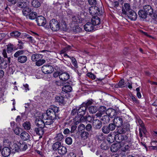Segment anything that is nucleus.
I'll return each instance as SVG.
<instances>
[{
	"mask_svg": "<svg viewBox=\"0 0 157 157\" xmlns=\"http://www.w3.org/2000/svg\"><path fill=\"white\" fill-rule=\"evenodd\" d=\"M59 108L56 106L51 107L47 110L46 112V117L48 116V118L55 119L58 117L57 113L59 112Z\"/></svg>",
	"mask_w": 157,
	"mask_h": 157,
	"instance_id": "obj_2",
	"label": "nucleus"
},
{
	"mask_svg": "<svg viewBox=\"0 0 157 157\" xmlns=\"http://www.w3.org/2000/svg\"><path fill=\"white\" fill-rule=\"evenodd\" d=\"M21 34L20 32L17 31H13L10 33V35L11 36L14 38H17Z\"/></svg>",
	"mask_w": 157,
	"mask_h": 157,
	"instance_id": "obj_45",
	"label": "nucleus"
},
{
	"mask_svg": "<svg viewBox=\"0 0 157 157\" xmlns=\"http://www.w3.org/2000/svg\"><path fill=\"white\" fill-rule=\"evenodd\" d=\"M102 113L98 111V112L96 114L93 116V119L95 118H100L101 117L102 115H103Z\"/></svg>",
	"mask_w": 157,
	"mask_h": 157,
	"instance_id": "obj_62",
	"label": "nucleus"
},
{
	"mask_svg": "<svg viewBox=\"0 0 157 157\" xmlns=\"http://www.w3.org/2000/svg\"><path fill=\"white\" fill-rule=\"evenodd\" d=\"M78 23H80V18L78 16H73L72 17V24L74 26H76Z\"/></svg>",
	"mask_w": 157,
	"mask_h": 157,
	"instance_id": "obj_24",
	"label": "nucleus"
},
{
	"mask_svg": "<svg viewBox=\"0 0 157 157\" xmlns=\"http://www.w3.org/2000/svg\"><path fill=\"white\" fill-rule=\"evenodd\" d=\"M91 22L95 28V30L100 28L101 23V19L97 16H94L91 19Z\"/></svg>",
	"mask_w": 157,
	"mask_h": 157,
	"instance_id": "obj_9",
	"label": "nucleus"
},
{
	"mask_svg": "<svg viewBox=\"0 0 157 157\" xmlns=\"http://www.w3.org/2000/svg\"><path fill=\"white\" fill-rule=\"evenodd\" d=\"M116 113V110L112 108L108 109L106 111V114L111 118H112L115 116Z\"/></svg>",
	"mask_w": 157,
	"mask_h": 157,
	"instance_id": "obj_18",
	"label": "nucleus"
},
{
	"mask_svg": "<svg viewBox=\"0 0 157 157\" xmlns=\"http://www.w3.org/2000/svg\"><path fill=\"white\" fill-rule=\"evenodd\" d=\"M6 46V51L8 53H10L12 52L14 49H16L15 48L14 45L11 43L8 44Z\"/></svg>",
	"mask_w": 157,
	"mask_h": 157,
	"instance_id": "obj_31",
	"label": "nucleus"
},
{
	"mask_svg": "<svg viewBox=\"0 0 157 157\" xmlns=\"http://www.w3.org/2000/svg\"><path fill=\"white\" fill-rule=\"evenodd\" d=\"M144 10L149 15H151L153 13V9L150 5H147L144 6Z\"/></svg>",
	"mask_w": 157,
	"mask_h": 157,
	"instance_id": "obj_17",
	"label": "nucleus"
},
{
	"mask_svg": "<svg viewBox=\"0 0 157 157\" xmlns=\"http://www.w3.org/2000/svg\"><path fill=\"white\" fill-rule=\"evenodd\" d=\"M84 30L88 32H91L94 30L95 29V28L94 27L91 22H87L84 26Z\"/></svg>",
	"mask_w": 157,
	"mask_h": 157,
	"instance_id": "obj_14",
	"label": "nucleus"
},
{
	"mask_svg": "<svg viewBox=\"0 0 157 157\" xmlns=\"http://www.w3.org/2000/svg\"><path fill=\"white\" fill-rule=\"evenodd\" d=\"M130 97L132 99V100H133V101L136 104H139V101L138 100H137L135 97L132 94H131L130 95Z\"/></svg>",
	"mask_w": 157,
	"mask_h": 157,
	"instance_id": "obj_63",
	"label": "nucleus"
},
{
	"mask_svg": "<svg viewBox=\"0 0 157 157\" xmlns=\"http://www.w3.org/2000/svg\"><path fill=\"white\" fill-rule=\"evenodd\" d=\"M124 6L125 9L124 8L122 9V13L126 15L127 13L131 10L130 6L129 4L128 3H124Z\"/></svg>",
	"mask_w": 157,
	"mask_h": 157,
	"instance_id": "obj_26",
	"label": "nucleus"
},
{
	"mask_svg": "<svg viewBox=\"0 0 157 157\" xmlns=\"http://www.w3.org/2000/svg\"><path fill=\"white\" fill-rule=\"evenodd\" d=\"M130 129V124L128 123H125L122 127H120L117 128V132L118 133H125L129 132Z\"/></svg>",
	"mask_w": 157,
	"mask_h": 157,
	"instance_id": "obj_8",
	"label": "nucleus"
},
{
	"mask_svg": "<svg viewBox=\"0 0 157 157\" xmlns=\"http://www.w3.org/2000/svg\"><path fill=\"white\" fill-rule=\"evenodd\" d=\"M61 146V143L60 142L57 141L54 144L52 145V150L54 151L58 150L59 148Z\"/></svg>",
	"mask_w": 157,
	"mask_h": 157,
	"instance_id": "obj_30",
	"label": "nucleus"
},
{
	"mask_svg": "<svg viewBox=\"0 0 157 157\" xmlns=\"http://www.w3.org/2000/svg\"><path fill=\"white\" fill-rule=\"evenodd\" d=\"M125 85L124 80L122 79L118 83L115 85V87L116 88L122 87L124 86Z\"/></svg>",
	"mask_w": 157,
	"mask_h": 157,
	"instance_id": "obj_43",
	"label": "nucleus"
},
{
	"mask_svg": "<svg viewBox=\"0 0 157 157\" xmlns=\"http://www.w3.org/2000/svg\"><path fill=\"white\" fill-rule=\"evenodd\" d=\"M65 142L68 145H71L72 144V140L71 137H67L65 139Z\"/></svg>",
	"mask_w": 157,
	"mask_h": 157,
	"instance_id": "obj_57",
	"label": "nucleus"
},
{
	"mask_svg": "<svg viewBox=\"0 0 157 157\" xmlns=\"http://www.w3.org/2000/svg\"><path fill=\"white\" fill-rule=\"evenodd\" d=\"M20 137L23 140H27L29 139L30 135L26 132H23L21 133Z\"/></svg>",
	"mask_w": 157,
	"mask_h": 157,
	"instance_id": "obj_28",
	"label": "nucleus"
},
{
	"mask_svg": "<svg viewBox=\"0 0 157 157\" xmlns=\"http://www.w3.org/2000/svg\"><path fill=\"white\" fill-rule=\"evenodd\" d=\"M45 62V61L44 59H40L36 61V64L37 66H40L42 65Z\"/></svg>",
	"mask_w": 157,
	"mask_h": 157,
	"instance_id": "obj_52",
	"label": "nucleus"
},
{
	"mask_svg": "<svg viewBox=\"0 0 157 157\" xmlns=\"http://www.w3.org/2000/svg\"><path fill=\"white\" fill-rule=\"evenodd\" d=\"M101 120L103 121L104 123L107 124L109 122L110 118L107 115H104L101 118Z\"/></svg>",
	"mask_w": 157,
	"mask_h": 157,
	"instance_id": "obj_42",
	"label": "nucleus"
},
{
	"mask_svg": "<svg viewBox=\"0 0 157 157\" xmlns=\"http://www.w3.org/2000/svg\"><path fill=\"white\" fill-rule=\"evenodd\" d=\"M72 47L70 45H67L63 48L60 52V54H62L65 52H67L71 49Z\"/></svg>",
	"mask_w": 157,
	"mask_h": 157,
	"instance_id": "obj_37",
	"label": "nucleus"
},
{
	"mask_svg": "<svg viewBox=\"0 0 157 157\" xmlns=\"http://www.w3.org/2000/svg\"><path fill=\"white\" fill-rule=\"evenodd\" d=\"M31 4L33 7L38 8L40 6V2L37 0H33L31 2Z\"/></svg>",
	"mask_w": 157,
	"mask_h": 157,
	"instance_id": "obj_38",
	"label": "nucleus"
},
{
	"mask_svg": "<svg viewBox=\"0 0 157 157\" xmlns=\"http://www.w3.org/2000/svg\"><path fill=\"white\" fill-rule=\"evenodd\" d=\"M70 58L71 60V62L73 65L76 68L78 67L77 62L75 59L73 57H71Z\"/></svg>",
	"mask_w": 157,
	"mask_h": 157,
	"instance_id": "obj_51",
	"label": "nucleus"
},
{
	"mask_svg": "<svg viewBox=\"0 0 157 157\" xmlns=\"http://www.w3.org/2000/svg\"><path fill=\"white\" fill-rule=\"evenodd\" d=\"M85 129L87 131V132H90L92 131V126L91 124H88L86 126H85Z\"/></svg>",
	"mask_w": 157,
	"mask_h": 157,
	"instance_id": "obj_56",
	"label": "nucleus"
},
{
	"mask_svg": "<svg viewBox=\"0 0 157 157\" xmlns=\"http://www.w3.org/2000/svg\"><path fill=\"white\" fill-rule=\"evenodd\" d=\"M11 152V151L9 148L5 147L2 149V154L3 156L6 157L10 155Z\"/></svg>",
	"mask_w": 157,
	"mask_h": 157,
	"instance_id": "obj_19",
	"label": "nucleus"
},
{
	"mask_svg": "<svg viewBox=\"0 0 157 157\" xmlns=\"http://www.w3.org/2000/svg\"><path fill=\"white\" fill-rule=\"evenodd\" d=\"M36 21L37 25L39 26H46L45 25L46 23V19L45 17L42 16L38 17L36 19Z\"/></svg>",
	"mask_w": 157,
	"mask_h": 157,
	"instance_id": "obj_11",
	"label": "nucleus"
},
{
	"mask_svg": "<svg viewBox=\"0 0 157 157\" xmlns=\"http://www.w3.org/2000/svg\"><path fill=\"white\" fill-rule=\"evenodd\" d=\"M93 126L95 129H99L102 126L101 121L97 119H93Z\"/></svg>",
	"mask_w": 157,
	"mask_h": 157,
	"instance_id": "obj_13",
	"label": "nucleus"
},
{
	"mask_svg": "<svg viewBox=\"0 0 157 157\" xmlns=\"http://www.w3.org/2000/svg\"><path fill=\"white\" fill-rule=\"evenodd\" d=\"M67 151L66 148L62 145H61L58 150V153L60 155H64Z\"/></svg>",
	"mask_w": 157,
	"mask_h": 157,
	"instance_id": "obj_27",
	"label": "nucleus"
},
{
	"mask_svg": "<svg viewBox=\"0 0 157 157\" xmlns=\"http://www.w3.org/2000/svg\"><path fill=\"white\" fill-rule=\"evenodd\" d=\"M75 123L76 124H77L78 123L80 122H82V120H83V117L82 116H80L79 117L78 116H76L74 119Z\"/></svg>",
	"mask_w": 157,
	"mask_h": 157,
	"instance_id": "obj_39",
	"label": "nucleus"
},
{
	"mask_svg": "<svg viewBox=\"0 0 157 157\" xmlns=\"http://www.w3.org/2000/svg\"><path fill=\"white\" fill-rule=\"evenodd\" d=\"M31 12L30 9L28 6H25L22 12L24 15L27 16L30 12Z\"/></svg>",
	"mask_w": 157,
	"mask_h": 157,
	"instance_id": "obj_41",
	"label": "nucleus"
},
{
	"mask_svg": "<svg viewBox=\"0 0 157 157\" xmlns=\"http://www.w3.org/2000/svg\"><path fill=\"white\" fill-rule=\"evenodd\" d=\"M7 67V64L6 62L3 59L1 60L0 61V67L1 69H5Z\"/></svg>",
	"mask_w": 157,
	"mask_h": 157,
	"instance_id": "obj_44",
	"label": "nucleus"
},
{
	"mask_svg": "<svg viewBox=\"0 0 157 157\" xmlns=\"http://www.w3.org/2000/svg\"><path fill=\"white\" fill-rule=\"evenodd\" d=\"M107 140L109 143H113L115 140V135L109 134L107 137Z\"/></svg>",
	"mask_w": 157,
	"mask_h": 157,
	"instance_id": "obj_34",
	"label": "nucleus"
},
{
	"mask_svg": "<svg viewBox=\"0 0 157 157\" xmlns=\"http://www.w3.org/2000/svg\"><path fill=\"white\" fill-rule=\"evenodd\" d=\"M90 134L89 132L84 130L81 132L80 136L82 140H86L90 137Z\"/></svg>",
	"mask_w": 157,
	"mask_h": 157,
	"instance_id": "obj_22",
	"label": "nucleus"
},
{
	"mask_svg": "<svg viewBox=\"0 0 157 157\" xmlns=\"http://www.w3.org/2000/svg\"><path fill=\"white\" fill-rule=\"evenodd\" d=\"M56 101L58 102L59 105L64 104L65 103L64 97L61 95H58L55 97Z\"/></svg>",
	"mask_w": 157,
	"mask_h": 157,
	"instance_id": "obj_21",
	"label": "nucleus"
},
{
	"mask_svg": "<svg viewBox=\"0 0 157 157\" xmlns=\"http://www.w3.org/2000/svg\"><path fill=\"white\" fill-rule=\"evenodd\" d=\"M83 119L82 121L83 122H90L92 120V117L90 116H85L84 117H83Z\"/></svg>",
	"mask_w": 157,
	"mask_h": 157,
	"instance_id": "obj_50",
	"label": "nucleus"
},
{
	"mask_svg": "<svg viewBox=\"0 0 157 157\" xmlns=\"http://www.w3.org/2000/svg\"><path fill=\"white\" fill-rule=\"evenodd\" d=\"M19 44L17 45V48L18 49H22L23 48V43L21 41H18Z\"/></svg>",
	"mask_w": 157,
	"mask_h": 157,
	"instance_id": "obj_60",
	"label": "nucleus"
},
{
	"mask_svg": "<svg viewBox=\"0 0 157 157\" xmlns=\"http://www.w3.org/2000/svg\"><path fill=\"white\" fill-rule=\"evenodd\" d=\"M88 110L90 113H95L98 110V108L95 106H91L88 108Z\"/></svg>",
	"mask_w": 157,
	"mask_h": 157,
	"instance_id": "obj_36",
	"label": "nucleus"
},
{
	"mask_svg": "<svg viewBox=\"0 0 157 157\" xmlns=\"http://www.w3.org/2000/svg\"><path fill=\"white\" fill-rule=\"evenodd\" d=\"M43 72L45 74H49L52 73L54 71L53 67L49 65H44L41 69Z\"/></svg>",
	"mask_w": 157,
	"mask_h": 157,
	"instance_id": "obj_10",
	"label": "nucleus"
},
{
	"mask_svg": "<svg viewBox=\"0 0 157 157\" xmlns=\"http://www.w3.org/2000/svg\"><path fill=\"white\" fill-rule=\"evenodd\" d=\"M101 148L103 150H107L109 147V145L107 144L105 142H103L101 145Z\"/></svg>",
	"mask_w": 157,
	"mask_h": 157,
	"instance_id": "obj_49",
	"label": "nucleus"
},
{
	"mask_svg": "<svg viewBox=\"0 0 157 157\" xmlns=\"http://www.w3.org/2000/svg\"><path fill=\"white\" fill-rule=\"evenodd\" d=\"M63 138V136L61 132L57 133L54 137V139L55 140L59 142L61 141Z\"/></svg>",
	"mask_w": 157,
	"mask_h": 157,
	"instance_id": "obj_32",
	"label": "nucleus"
},
{
	"mask_svg": "<svg viewBox=\"0 0 157 157\" xmlns=\"http://www.w3.org/2000/svg\"><path fill=\"white\" fill-rule=\"evenodd\" d=\"M2 54L4 58H7L8 62L10 63V56H7L6 49H4L3 50Z\"/></svg>",
	"mask_w": 157,
	"mask_h": 157,
	"instance_id": "obj_54",
	"label": "nucleus"
},
{
	"mask_svg": "<svg viewBox=\"0 0 157 157\" xmlns=\"http://www.w3.org/2000/svg\"><path fill=\"white\" fill-rule=\"evenodd\" d=\"M122 133H118L115 135V140L118 143H122L124 144L131 142L130 139L128 138L126 135H122Z\"/></svg>",
	"mask_w": 157,
	"mask_h": 157,
	"instance_id": "obj_3",
	"label": "nucleus"
},
{
	"mask_svg": "<svg viewBox=\"0 0 157 157\" xmlns=\"http://www.w3.org/2000/svg\"><path fill=\"white\" fill-rule=\"evenodd\" d=\"M46 29L50 28L51 30L53 31H57L60 29L59 24L58 21L55 19H53L50 21L49 25L44 26Z\"/></svg>",
	"mask_w": 157,
	"mask_h": 157,
	"instance_id": "obj_5",
	"label": "nucleus"
},
{
	"mask_svg": "<svg viewBox=\"0 0 157 157\" xmlns=\"http://www.w3.org/2000/svg\"><path fill=\"white\" fill-rule=\"evenodd\" d=\"M86 106L84 105H82V104L78 110L77 114L78 115L83 117V116L86 113Z\"/></svg>",
	"mask_w": 157,
	"mask_h": 157,
	"instance_id": "obj_16",
	"label": "nucleus"
},
{
	"mask_svg": "<svg viewBox=\"0 0 157 157\" xmlns=\"http://www.w3.org/2000/svg\"><path fill=\"white\" fill-rule=\"evenodd\" d=\"M102 132L105 134L108 133L110 131L108 126H104L102 128Z\"/></svg>",
	"mask_w": 157,
	"mask_h": 157,
	"instance_id": "obj_47",
	"label": "nucleus"
},
{
	"mask_svg": "<svg viewBox=\"0 0 157 157\" xmlns=\"http://www.w3.org/2000/svg\"><path fill=\"white\" fill-rule=\"evenodd\" d=\"M27 3L26 2L23 1L18 2L17 6L19 7L24 8L27 6Z\"/></svg>",
	"mask_w": 157,
	"mask_h": 157,
	"instance_id": "obj_46",
	"label": "nucleus"
},
{
	"mask_svg": "<svg viewBox=\"0 0 157 157\" xmlns=\"http://www.w3.org/2000/svg\"><path fill=\"white\" fill-rule=\"evenodd\" d=\"M37 16V14L35 12H33L29 14V17L30 19H34Z\"/></svg>",
	"mask_w": 157,
	"mask_h": 157,
	"instance_id": "obj_48",
	"label": "nucleus"
},
{
	"mask_svg": "<svg viewBox=\"0 0 157 157\" xmlns=\"http://www.w3.org/2000/svg\"><path fill=\"white\" fill-rule=\"evenodd\" d=\"M46 117V113H43L41 117V118L44 120L45 127L49 128H52L53 127V124L54 121L53 120L54 119L50 118L48 119V117Z\"/></svg>",
	"mask_w": 157,
	"mask_h": 157,
	"instance_id": "obj_6",
	"label": "nucleus"
},
{
	"mask_svg": "<svg viewBox=\"0 0 157 157\" xmlns=\"http://www.w3.org/2000/svg\"><path fill=\"white\" fill-rule=\"evenodd\" d=\"M62 89L63 92L67 93L71 92L72 88L70 85H64Z\"/></svg>",
	"mask_w": 157,
	"mask_h": 157,
	"instance_id": "obj_25",
	"label": "nucleus"
},
{
	"mask_svg": "<svg viewBox=\"0 0 157 157\" xmlns=\"http://www.w3.org/2000/svg\"><path fill=\"white\" fill-rule=\"evenodd\" d=\"M98 110L99 112L102 113L103 114H104L105 112H106V108L105 106H100Z\"/></svg>",
	"mask_w": 157,
	"mask_h": 157,
	"instance_id": "obj_53",
	"label": "nucleus"
},
{
	"mask_svg": "<svg viewBox=\"0 0 157 157\" xmlns=\"http://www.w3.org/2000/svg\"><path fill=\"white\" fill-rule=\"evenodd\" d=\"M43 58V56L40 54H35L32 55L31 56L32 60L34 62H35L40 60Z\"/></svg>",
	"mask_w": 157,
	"mask_h": 157,
	"instance_id": "obj_23",
	"label": "nucleus"
},
{
	"mask_svg": "<svg viewBox=\"0 0 157 157\" xmlns=\"http://www.w3.org/2000/svg\"><path fill=\"white\" fill-rule=\"evenodd\" d=\"M36 124L38 128H36L33 129V131L36 134L40 136L39 138H41L44 134V131L43 128L45 127L44 120H41L36 119Z\"/></svg>",
	"mask_w": 157,
	"mask_h": 157,
	"instance_id": "obj_1",
	"label": "nucleus"
},
{
	"mask_svg": "<svg viewBox=\"0 0 157 157\" xmlns=\"http://www.w3.org/2000/svg\"><path fill=\"white\" fill-rule=\"evenodd\" d=\"M128 18L132 20L135 21L137 18L136 13L133 10H131L127 13Z\"/></svg>",
	"mask_w": 157,
	"mask_h": 157,
	"instance_id": "obj_15",
	"label": "nucleus"
},
{
	"mask_svg": "<svg viewBox=\"0 0 157 157\" xmlns=\"http://www.w3.org/2000/svg\"><path fill=\"white\" fill-rule=\"evenodd\" d=\"M10 148V149L11 152L12 153H15V146H14V143H11L9 146Z\"/></svg>",
	"mask_w": 157,
	"mask_h": 157,
	"instance_id": "obj_58",
	"label": "nucleus"
},
{
	"mask_svg": "<svg viewBox=\"0 0 157 157\" xmlns=\"http://www.w3.org/2000/svg\"><path fill=\"white\" fill-rule=\"evenodd\" d=\"M85 129V125L82 124H80L78 127V129L79 131H82Z\"/></svg>",
	"mask_w": 157,
	"mask_h": 157,
	"instance_id": "obj_61",
	"label": "nucleus"
},
{
	"mask_svg": "<svg viewBox=\"0 0 157 157\" xmlns=\"http://www.w3.org/2000/svg\"><path fill=\"white\" fill-rule=\"evenodd\" d=\"M113 123L116 125L117 127L121 126L123 123V118L122 117L117 116L114 117L113 120Z\"/></svg>",
	"mask_w": 157,
	"mask_h": 157,
	"instance_id": "obj_12",
	"label": "nucleus"
},
{
	"mask_svg": "<svg viewBox=\"0 0 157 157\" xmlns=\"http://www.w3.org/2000/svg\"><path fill=\"white\" fill-rule=\"evenodd\" d=\"M23 126L25 130H29L31 128V124L29 121H26L23 124Z\"/></svg>",
	"mask_w": 157,
	"mask_h": 157,
	"instance_id": "obj_40",
	"label": "nucleus"
},
{
	"mask_svg": "<svg viewBox=\"0 0 157 157\" xmlns=\"http://www.w3.org/2000/svg\"><path fill=\"white\" fill-rule=\"evenodd\" d=\"M138 15L140 17L145 19L147 17L148 14L144 10H140L138 12Z\"/></svg>",
	"mask_w": 157,
	"mask_h": 157,
	"instance_id": "obj_33",
	"label": "nucleus"
},
{
	"mask_svg": "<svg viewBox=\"0 0 157 157\" xmlns=\"http://www.w3.org/2000/svg\"><path fill=\"white\" fill-rule=\"evenodd\" d=\"M93 103V101L92 100H88L87 101H86L85 102H83L82 103V105H84V106H86V108H87V107L90 105L92 104Z\"/></svg>",
	"mask_w": 157,
	"mask_h": 157,
	"instance_id": "obj_55",
	"label": "nucleus"
},
{
	"mask_svg": "<svg viewBox=\"0 0 157 157\" xmlns=\"http://www.w3.org/2000/svg\"><path fill=\"white\" fill-rule=\"evenodd\" d=\"M19 151H23L25 150L27 148V146L25 142L22 141L19 143Z\"/></svg>",
	"mask_w": 157,
	"mask_h": 157,
	"instance_id": "obj_29",
	"label": "nucleus"
},
{
	"mask_svg": "<svg viewBox=\"0 0 157 157\" xmlns=\"http://www.w3.org/2000/svg\"><path fill=\"white\" fill-rule=\"evenodd\" d=\"M70 78V76L67 72L62 73L61 71L60 75H59V78L61 80L65 81L68 80Z\"/></svg>",
	"mask_w": 157,
	"mask_h": 157,
	"instance_id": "obj_20",
	"label": "nucleus"
},
{
	"mask_svg": "<svg viewBox=\"0 0 157 157\" xmlns=\"http://www.w3.org/2000/svg\"><path fill=\"white\" fill-rule=\"evenodd\" d=\"M24 53V51L23 50H19L16 52L14 55V57L17 58L18 62L21 63H25L27 59L26 56L22 55Z\"/></svg>",
	"mask_w": 157,
	"mask_h": 157,
	"instance_id": "obj_4",
	"label": "nucleus"
},
{
	"mask_svg": "<svg viewBox=\"0 0 157 157\" xmlns=\"http://www.w3.org/2000/svg\"><path fill=\"white\" fill-rule=\"evenodd\" d=\"M108 126L110 131L114 130L115 129L116 127V125L113 123L110 124Z\"/></svg>",
	"mask_w": 157,
	"mask_h": 157,
	"instance_id": "obj_59",
	"label": "nucleus"
},
{
	"mask_svg": "<svg viewBox=\"0 0 157 157\" xmlns=\"http://www.w3.org/2000/svg\"><path fill=\"white\" fill-rule=\"evenodd\" d=\"M120 146L117 144H114L112 145L111 147V150L112 151L115 152L117 151L119 149Z\"/></svg>",
	"mask_w": 157,
	"mask_h": 157,
	"instance_id": "obj_35",
	"label": "nucleus"
},
{
	"mask_svg": "<svg viewBox=\"0 0 157 157\" xmlns=\"http://www.w3.org/2000/svg\"><path fill=\"white\" fill-rule=\"evenodd\" d=\"M87 76L91 78V79H94L95 78L96 76L93 74L91 73H88L87 74Z\"/></svg>",
	"mask_w": 157,
	"mask_h": 157,
	"instance_id": "obj_64",
	"label": "nucleus"
},
{
	"mask_svg": "<svg viewBox=\"0 0 157 157\" xmlns=\"http://www.w3.org/2000/svg\"><path fill=\"white\" fill-rule=\"evenodd\" d=\"M89 12L92 16H101L102 13L101 10H100L99 8L96 6H92L89 8Z\"/></svg>",
	"mask_w": 157,
	"mask_h": 157,
	"instance_id": "obj_7",
	"label": "nucleus"
}]
</instances>
